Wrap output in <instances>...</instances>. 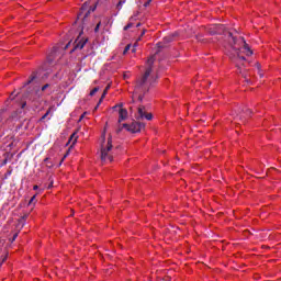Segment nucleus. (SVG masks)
<instances>
[{
	"mask_svg": "<svg viewBox=\"0 0 281 281\" xmlns=\"http://www.w3.org/2000/svg\"><path fill=\"white\" fill-rule=\"evenodd\" d=\"M225 27L222 24H212L206 29L207 34L215 36V34H222Z\"/></svg>",
	"mask_w": 281,
	"mask_h": 281,
	"instance_id": "1a4fd4ad",
	"label": "nucleus"
},
{
	"mask_svg": "<svg viewBox=\"0 0 281 281\" xmlns=\"http://www.w3.org/2000/svg\"><path fill=\"white\" fill-rule=\"evenodd\" d=\"M44 162L46 164L47 168H54V164L49 162V158H45Z\"/></svg>",
	"mask_w": 281,
	"mask_h": 281,
	"instance_id": "ddd939ff",
	"label": "nucleus"
},
{
	"mask_svg": "<svg viewBox=\"0 0 281 281\" xmlns=\"http://www.w3.org/2000/svg\"><path fill=\"white\" fill-rule=\"evenodd\" d=\"M67 157V155L64 156V158L61 159V161H65V158Z\"/></svg>",
	"mask_w": 281,
	"mask_h": 281,
	"instance_id": "e433bc0d",
	"label": "nucleus"
},
{
	"mask_svg": "<svg viewBox=\"0 0 281 281\" xmlns=\"http://www.w3.org/2000/svg\"><path fill=\"white\" fill-rule=\"evenodd\" d=\"M150 1H153V0H148V1H146V2L144 3L145 8H148V5H150Z\"/></svg>",
	"mask_w": 281,
	"mask_h": 281,
	"instance_id": "bb28decb",
	"label": "nucleus"
},
{
	"mask_svg": "<svg viewBox=\"0 0 281 281\" xmlns=\"http://www.w3.org/2000/svg\"><path fill=\"white\" fill-rule=\"evenodd\" d=\"M139 25H142V23H137V24H136V27H139Z\"/></svg>",
	"mask_w": 281,
	"mask_h": 281,
	"instance_id": "c9c22d12",
	"label": "nucleus"
},
{
	"mask_svg": "<svg viewBox=\"0 0 281 281\" xmlns=\"http://www.w3.org/2000/svg\"><path fill=\"white\" fill-rule=\"evenodd\" d=\"M19 237V233H15L11 239V243H14L16 240V238Z\"/></svg>",
	"mask_w": 281,
	"mask_h": 281,
	"instance_id": "412c9836",
	"label": "nucleus"
},
{
	"mask_svg": "<svg viewBox=\"0 0 281 281\" xmlns=\"http://www.w3.org/2000/svg\"><path fill=\"white\" fill-rule=\"evenodd\" d=\"M36 201V195H33L31 200L29 201V205H32Z\"/></svg>",
	"mask_w": 281,
	"mask_h": 281,
	"instance_id": "a211bd4d",
	"label": "nucleus"
},
{
	"mask_svg": "<svg viewBox=\"0 0 281 281\" xmlns=\"http://www.w3.org/2000/svg\"><path fill=\"white\" fill-rule=\"evenodd\" d=\"M131 27H133V22H130L127 25H125L124 31L126 32V30H131Z\"/></svg>",
	"mask_w": 281,
	"mask_h": 281,
	"instance_id": "dca6fc26",
	"label": "nucleus"
},
{
	"mask_svg": "<svg viewBox=\"0 0 281 281\" xmlns=\"http://www.w3.org/2000/svg\"><path fill=\"white\" fill-rule=\"evenodd\" d=\"M136 120H153V114L146 112V106L140 105L137 108Z\"/></svg>",
	"mask_w": 281,
	"mask_h": 281,
	"instance_id": "6e6552de",
	"label": "nucleus"
},
{
	"mask_svg": "<svg viewBox=\"0 0 281 281\" xmlns=\"http://www.w3.org/2000/svg\"><path fill=\"white\" fill-rule=\"evenodd\" d=\"M122 3H124V2L120 1V2L116 4L117 10H122Z\"/></svg>",
	"mask_w": 281,
	"mask_h": 281,
	"instance_id": "b1692460",
	"label": "nucleus"
},
{
	"mask_svg": "<svg viewBox=\"0 0 281 281\" xmlns=\"http://www.w3.org/2000/svg\"><path fill=\"white\" fill-rule=\"evenodd\" d=\"M75 137V140L72 142V144H76V139H78V137H76V133H74L71 136H70V139H74Z\"/></svg>",
	"mask_w": 281,
	"mask_h": 281,
	"instance_id": "5701e85b",
	"label": "nucleus"
},
{
	"mask_svg": "<svg viewBox=\"0 0 281 281\" xmlns=\"http://www.w3.org/2000/svg\"><path fill=\"white\" fill-rule=\"evenodd\" d=\"M177 36H179V33H173L171 35H168L164 38V41L166 43H172V41H175V38H177Z\"/></svg>",
	"mask_w": 281,
	"mask_h": 281,
	"instance_id": "f8f14e48",
	"label": "nucleus"
},
{
	"mask_svg": "<svg viewBox=\"0 0 281 281\" xmlns=\"http://www.w3.org/2000/svg\"><path fill=\"white\" fill-rule=\"evenodd\" d=\"M36 82V72H32L29 80L25 82L24 87H27L26 92L24 93V98L34 102V100H38L41 95H43V91L49 89V83L41 86H34Z\"/></svg>",
	"mask_w": 281,
	"mask_h": 281,
	"instance_id": "7ed1b4c3",
	"label": "nucleus"
},
{
	"mask_svg": "<svg viewBox=\"0 0 281 281\" xmlns=\"http://www.w3.org/2000/svg\"><path fill=\"white\" fill-rule=\"evenodd\" d=\"M37 189H38V186L35 184V186L33 187V190H37Z\"/></svg>",
	"mask_w": 281,
	"mask_h": 281,
	"instance_id": "72a5a7b5",
	"label": "nucleus"
},
{
	"mask_svg": "<svg viewBox=\"0 0 281 281\" xmlns=\"http://www.w3.org/2000/svg\"><path fill=\"white\" fill-rule=\"evenodd\" d=\"M245 113H246V115H251V110L248 109V110H246Z\"/></svg>",
	"mask_w": 281,
	"mask_h": 281,
	"instance_id": "7c9ffc66",
	"label": "nucleus"
},
{
	"mask_svg": "<svg viewBox=\"0 0 281 281\" xmlns=\"http://www.w3.org/2000/svg\"><path fill=\"white\" fill-rule=\"evenodd\" d=\"M128 49H131V45H127L123 52V54H126V52H128Z\"/></svg>",
	"mask_w": 281,
	"mask_h": 281,
	"instance_id": "cd10ccee",
	"label": "nucleus"
},
{
	"mask_svg": "<svg viewBox=\"0 0 281 281\" xmlns=\"http://www.w3.org/2000/svg\"><path fill=\"white\" fill-rule=\"evenodd\" d=\"M144 126H146L144 123L137 122V121H134L131 124L128 123L123 124V128H126V131H128L130 133H139V131L144 128Z\"/></svg>",
	"mask_w": 281,
	"mask_h": 281,
	"instance_id": "20e7f679",
	"label": "nucleus"
},
{
	"mask_svg": "<svg viewBox=\"0 0 281 281\" xmlns=\"http://www.w3.org/2000/svg\"><path fill=\"white\" fill-rule=\"evenodd\" d=\"M102 100H104V98L101 97L99 102H98V104H97V106H95V109H98V106H100V104H102Z\"/></svg>",
	"mask_w": 281,
	"mask_h": 281,
	"instance_id": "393cba45",
	"label": "nucleus"
},
{
	"mask_svg": "<svg viewBox=\"0 0 281 281\" xmlns=\"http://www.w3.org/2000/svg\"><path fill=\"white\" fill-rule=\"evenodd\" d=\"M89 42V38L87 37H80V35L75 40L74 42V47L70 50V54H74V52H76V49H83L85 46L87 45V43Z\"/></svg>",
	"mask_w": 281,
	"mask_h": 281,
	"instance_id": "423d86ee",
	"label": "nucleus"
},
{
	"mask_svg": "<svg viewBox=\"0 0 281 281\" xmlns=\"http://www.w3.org/2000/svg\"><path fill=\"white\" fill-rule=\"evenodd\" d=\"M98 91H100V88H99V87L93 88V89L90 91V95L93 97L94 94L98 93Z\"/></svg>",
	"mask_w": 281,
	"mask_h": 281,
	"instance_id": "4468645a",
	"label": "nucleus"
},
{
	"mask_svg": "<svg viewBox=\"0 0 281 281\" xmlns=\"http://www.w3.org/2000/svg\"><path fill=\"white\" fill-rule=\"evenodd\" d=\"M69 47H71V42H68L64 49H69Z\"/></svg>",
	"mask_w": 281,
	"mask_h": 281,
	"instance_id": "a878e982",
	"label": "nucleus"
},
{
	"mask_svg": "<svg viewBox=\"0 0 281 281\" xmlns=\"http://www.w3.org/2000/svg\"><path fill=\"white\" fill-rule=\"evenodd\" d=\"M54 54H56V48H54L50 53V55L48 56V60L49 63H52V56H54Z\"/></svg>",
	"mask_w": 281,
	"mask_h": 281,
	"instance_id": "f3484780",
	"label": "nucleus"
},
{
	"mask_svg": "<svg viewBox=\"0 0 281 281\" xmlns=\"http://www.w3.org/2000/svg\"><path fill=\"white\" fill-rule=\"evenodd\" d=\"M144 34H146V31H143L142 34H140V36H144Z\"/></svg>",
	"mask_w": 281,
	"mask_h": 281,
	"instance_id": "f704fd0d",
	"label": "nucleus"
},
{
	"mask_svg": "<svg viewBox=\"0 0 281 281\" xmlns=\"http://www.w3.org/2000/svg\"><path fill=\"white\" fill-rule=\"evenodd\" d=\"M30 215L29 214H24L23 216H22V221H27V217H29Z\"/></svg>",
	"mask_w": 281,
	"mask_h": 281,
	"instance_id": "c85d7f7f",
	"label": "nucleus"
},
{
	"mask_svg": "<svg viewBox=\"0 0 281 281\" xmlns=\"http://www.w3.org/2000/svg\"><path fill=\"white\" fill-rule=\"evenodd\" d=\"M153 65H155V56L147 59L145 74L136 81L135 91L143 93L138 97L139 102L144 100V95L148 93L153 83L157 82V79L159 78V69L156 71V75H153Z\"/></svg>",
	"mask_w": 281,
	"mask_h": 281,
	"instance_id": "f03ea898",
	"label": "nucleus"
},
{
	"mask_svg": "<svg viewBox=\"0 0 281 281\" xmlns=\"http://www.w3.org/2000/svg\"><path fill=\"white\" fill-rule=\"evenodd\" d=\"M122 106H124V104L120 103V104L114 105L112 109H113V111H116L117 109H122Z\"/></svg>",
	"mask_w": 281,
	"mask_h": 281,
	"instance_id": "2eb2a0df",
	"label": "nucleus"
},
{
	"mask_svg": "<svg viewBox=\"0 0 281 281\" xmlns=\"http://www.w3.org/2000/svg\"><path fill=\"white\" fill-rule=\"evenodd\" d=\"M1 122H3V117L0 116V128L2 126Z\"/></svg>",
	"mask_w": 281,
	"mask_h": 281,
	"instance_id": "2f4dec72",
	"label": "nucleus"
},
{
	"mask_svg": "<svg viewBox=\"0 0 281 281\" xmlns=\"http://www.w3.org/2000/svg\"><path fill=\"white\" fill-rule=\"evenodd\" d=\"M136 45H137V43L134 44L132 52H135V46H136Z\"/></svg>",
	"mask_w": 281,
	"mask_h": 281,
	"instance_id": "473e14b6",
	"label": "nucleus"
},
{
	"mask_svg": "<svg viewBox=\"0 0 281 281\" xmlns=\"http://www.w3.org/2000/svg\"><path fill=\"white\" fill-rule=\"evenodd\" d=\"M95 8L97 7L94 5V7H90V9H89V2H85L81 5L80 13L78 14V19H80V16H82V14H85L83 21H87V16H89V14H91V12H95Z\"/></svg>",
	"mask_w": 281,
	"mask_h": 281,
	"instance_id": "0eeeda50",
	"label": "nucleus"
},
{
	"mask_svg": "<svg viewBox=\"0 0 281 281\" xmlns=\"http://www.w3.org/2000/svg\"><path fill=\"white\" fill-rule=\"evenodd\" d=\"M100 25H101V22H99V23L97 24V26L94 27V32H95V33H98V32L100 31Z\"/></svg>",
	"mask_w": 281,
	"mask_h": 281,
	"instance_id": "4be33fe9",
	"label": "nucleus"
},
{
	"mask_svg": "<svg viewBox=\"0 0 281 281\" xmlns=\"http://www.w3.org/2000/svg\"><path fill=\"white\" fill-rule=\"evenodd\" d=\"M112 148H113V145L111 144V138H109L106 148L104 147L101 148V159L103 161H113V156L109 155Z\"/></svg>",
	"mask_w": 281,
	"mask_h": 281,
	"instance_id": "39448f33",
	"label": "nucleus"
},
{
	"mask_svg": "<svg viewBox=\"0 0 281 281\" xmlns=\"http://www.w3.org/2000/svg\"><path fill=\"white\" fill-rule=\"evenodd\" d=\"M47 115H49V110L41 117V122H43L47 117Z\"/></svg>",
	"mask_w": 281,
	"mask_h": 281,
	"instance_id": "aec40b11",
	"label": "nucleus"
},
{
	"mask_svg": "<svg viewBox=\"0 0 281 281\" xmlns=\"http://www.w3.org/2000/svg\"><path fill=\"white\" fill-rule=\"evenodd\" d=\"M128 117V111L126 109L121 108L119 110V123L124 122Z\"/></svg>",
	"mask_w": 281,
	"mask_h": 281,
	"instance_id": "9b49d317",
	"label": "nucleus"
},
{
	"mask_svg": "<svg viewBox=\"0 0 281 281\" xmlns=\"http://www.w3.org/2000/svg\"><path fill=\"white\" fill-rule=\"evenodd\" d=\"M7 164H8V158H4V159L2 160V166H7Z\"/></svg>",
	"mask_w": 281,
	"mask_h": 281,
	"instance_id": "c756f323",
	"label": "nucleus"
},
{
	"mask_svg": "<svg viewBox=\"0 0 281 281\" xmlns=\"http://www.w3.org/2000/svg\"><path fill=\"white\" fill-rule=\"evenodd\" d=\"M25 104L26 103H23L20 109H18L15 112L12 113L11 115L12 120H19L20 117H22L23 113H25V111L23 110L25 109Z\"/></svg>",
	"mask_w": 281,
	"mask_h": 281,
	"instance_id": "9d476101",
	"label": "nucleus"
},
{
	"mask_svg": "<svg viewBox=\"0 0 281 281\" xmlns=\"http://www.w3.org/2000/svg\"><path fill=\"white\" fill-rule=\"evenodd\" d=\"M228 42L233 49V53L229 55L231 60L236 64L237 72L243 74V68H240V65H245V56L241 54H245L246 56H251L254 52H251V48H249V44L245 42L244 37L236 38L234 34L228 33Z\"/></svg>",
	"mask_w": 281,
	"mask_h": 281,
	"instance_id": "f257e3e1",
	"label": "nucleus"
},
{
	"mask_svg": "<svg viewBox=\"0 0 281 281\" xmlns=\"http://www.w3.org/2000/svg\"><path fill=\"white\" fill-rule=\"evenodd\" d=\"M108 91H109V87L105 88V90L103 91L101 98H103V99L106 98Z\"/></svg>",
	"mask_w": 281,
	"mask_h": 281,
	"instance_id": "6ab92c4d",
	"label": "nucleus"
}]
</instances>
